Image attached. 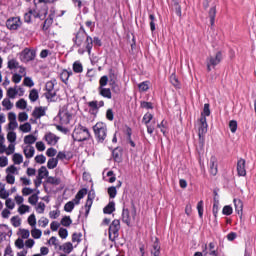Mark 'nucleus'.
Wrapping results in <instances>:
<instances>
[{
  "mask_svg": "<svg viewBox=\"0 0 256 256\" xmlns=\"http://www.w3.org/2000/svg\"><path fill=\"white\" fill-rule=\"evenodd\" d=\"M28 225H30L32 228L37 225V218L35 217V214H31L28 217Z\"/></svg>",
  "mask_w": 256,
  "mask_h": 256,
  "instance_id": "6e6d98bb",
  "label": "nucleus"
},
{
  "mask_svg": "<svg viewBox=\"0 0 256 256\" xmlns=\"http://www.w3.org/2000/svg\"><path fill=\"white\" fill-rule=\"evenodd\" d=\"M229 129H230L231 133H236V131H237V121L231 120L229 122Z\"/></svg>",
  "mask_w": 256,
  "mask_h": 256,
  "instance_id": "774afa93",
  "label": "nucleus"
},
{
  "mask_svg": "<svg viewBox=\"0 0 256 256\" xmlns=\"http://www.w3.org/2000/svg\"><path fill=\"white\" fill-rule=\"evenodd\" d=\"M31 211V207L29 205L21 204L18 208L19 215H25V213H29Z\"/></svg>",
  "mask_w": 256,
  "mask_h": 256,
  "instance_id": "f704fd0d",
  "label": "nucleus"
},
{
  "mask_svg": "<svg viewBox=\"0 0 256 256\" xmlns=\"http://www.w3.org/2000/svg\"><path fill=\"white\" fill-rule=\"evenodd\" d=\"M6 175H19V170L17 167H15V165H11L6 169Z\"/></svg>",
  "mask_w": 256,
  "mask_h": 256,
  "instance_id": "c9c22d12",
  "label": "nucleus"
},
{
  "mask_svg": "<svg viewBox=\"0 0 256 256\" xmlns=\"http://www.w3.org/2000/svg\"><path fill=\"white\" fill-rule=\"evenodd\" d=\"M149 85H150L149 81L141 82L140 84H138L139 91L140 92L149 91Z\"/></svg>",
  "mask_w": 256,
  "mask_h": 256,
  "instance_id": "37998d69",
  "label": "nucleus"
},
{
  "mask_svg": "<svg viewBox=\"0 0 256 256\" xmlns=\"http://www.w3.org/2000/svg\"><path fill=\"white\" fill-rule=\"evenodd\" d=\"M20 131L22 133H31V124L29 122H26L19 127Z\"/></svg>",
  "mask_w": 256,
  "mask_h": 256,
  "instance_id": "79ce46f5",
  "label": "nucleus"
},
{
  "mask_svg": "<svg viewBox=\"0 0 256 256\" xmlns=\"http://www.w3.org/2000/svg\"><path fill=\"white\" fill-rule=\"evenodd\" d=\"M48 183H50V185H60L61 184V179L57 178V177H48Z\"/></svg>",
  "mask_w": 256,
  "mask_h": 256,
  "instance_id": "052dcab7",
  "label": "nucleus"
},
{
  "mask_svg": "<svg viewBox=\"0 0 256 256\" xmlns=\"http://www.w3.org/2000/svg\"><path fill=\"white\" fill-rule=\"evenodd\" d=\"M35 57H37V52L33 49L25 48L20 53V61L22 63H29V61L35 60Z\"/></svg>",
  "mask_w": 256,
  "mask_h": 256,
  "instance_id": "6e6552de",
  "label": "nucleus"
},
{
  "mask_svg": "<svg viewBox=\"0 0 256 256\" xmlns=\"http://www.w3.org/2000/svg\"><path fill=\"white\" fill-rule=\"evenodd\" d=\"M15 145H17V143H10L8 145V147H6V155H15Z\"/></svg>",
  "mask_w": 256,
  "mask_h": 256,
  "instance_id": "a18cd8bd",
  "label": "nucleus"
},
{
  "mask_svg": "<svg viewBox=\"0 0 256 256\" xmlns=\"http://www.w3.org/2000/svg\"><path fill=\"white\" fill-rule=\"evenodd\" d=\"M60 249H62L64 253L69 255V253L73 251V244L71 242H66L60 247Z\"/></svg>",
  "mask_w": 256,
  "mask_h": 256,
  "instance_id": "c85d7f7f",
  "label": "nucleus"
},
{
  "mask_svg": "<svg viewBox=\"0 0 256 256\" xmlns=\"http://www.w3.org/2000/svg\"><path fill=\"white\" fill-rule=\"evenodd\" d=\"M53 19H55V14H50L49 17L44 21L42 26L43 31H47L51 25H53Z\"/></svg>",
  "mask_w": 256,
  "mask_h": 256,
  "instance_id": "393cba45",
  "label": "nucleus"
},
{
  "mask_svg": "<svg viewBox=\"0 0 256 256\" xmlns=\"http://www.w3.org/2000/svg\"><path fill=\"white\" fill-rule=\"evenodd\" d=\"M46 161H47V158L43 154L37 155L35 157V162L38 163L39 165H43V163H45Z\"/></svg>",
  "mask_w": 256,
  "mask_h": 256,
  "instance_id": "e2e57ef3",
  "label": "nucleus"
},
{
  "mask_svg": "<svg viewBox=\"0 0 256 256\" xmlns=\"http://www.w3.org/2000/svg\"><path fill=\"white\" fill-rule=\"evenodd\" d=\"M237 173L239 177H245L247 170L245 169V159H239L237 162Z\"/></svg>",
  "mask_w": 256,
  "mask_h": 256,
  "instance_id": "f3484780",
  "label": "nucleus"
},
{
  "mask_svg": "<svg viewBox=\"0 0 256 256\" xmlns=\"http://www.w3.org/2000/svg\"><path fill=\"white\" fill-rule=\"evenodd\" d=\"M107 83H109V77L107 76H102L99 80V87L98 89H102L107 87Z\"/></svg>",
  "mask_w": 256,
  "mask_h": 256,
  "instance_id": "c03bdc74",
  "label": "nucleus"
},
{
  "mask_svg": "<svg viewBox=\"0 0 256 256\" xmlns=\"http://www.w3.org/2000/svg\"><path fill=\"white\" fill-rule=\"evenodd\" d=\"M215 15H217V9L215 7L210 8L209 17L211 25H215Z\"/></svg>",
  "mask_w": 256,
  "mask_h": 256,
  "instance_id": "ea45409f",
  "label": "nucleus"
},
{
  "mask_svg": "<svg viewBox=\"0 0 256 256\" xmlns=\"http://www.w3.org/2000/svg\"><path fill=\"white\" fill-rule=\"evenodd\" d=\"M94 199H95V192L90 191L88 193V198L86 200V204H85L84 208H82V210L80 211V213H83V211H85V217L89 216V211H91V207L93 206Z\"/></svg>",
  "mask_w": 256,
  "mask_h": 256,
  "instance_id": "f8f14e48",
  "label": "nucleus"
},
{
  "mask_svg": "<svg viewBox=\"0 0 256 256\" xmlns=\"http://www.w3.org/2000/svg\"><path fill=\"white\" fill-rule=\"evenodd\" d=\"M5 206L7 209H10V211H13L15 209V202L11 198H6Z\"/></svg>",
  "mask_w": 256,
  "mask_h": 256,
  "instance_id": "8fccbe9b",
  "label": "nucleus"
},
{
  "mask_svg": "<svg viewBox=\"0 0 256 256\" xmlns=\"http://www.w3.org/2000/svg\"><path fill=\"white\" fill-rule=\"evenodd\" d=\"M163 135H167V121L162 120L160 124L157 125Z\"/></svg>",
  "mask_w": 256,
  "mask_h": 256,
  "instance_id": "49530a36",
  "label": "nucleus"
},
{
  "mask_svg": "<svg viewBox=\"0 0 256 256\" xmlns=\"http://www.w3.org/2000/svg\"><path fill=\"white\" fill-rule=\"evenodd\" d=\"M20 236L22 239H29L31 232L28 229H20L19 230Z\"/></svg>",
  "mask_w": 256,
  "mask_h": 256,
  "instance_id": "bf43d9fd",
  "label": "nucleus"
},
{
  "mask_svg": "<svg viewBox=\"0 0 256 256\" xmlns=\"http://www.w3.org/2000/svg\"><path fill=\"white\" fill-rule=\"evenodd\" d=\"M10 221L13 227H21V218L19 216H13Z\"/></svg>",
  "mask_w": 256,
  "mask_h": 256,
  "instance_id": "864d4df0",
  "label": "nucleus"
},
{
  "mask_svg": "<svg viewBox=\"0 0 256 256\" xmlns=\"http://www.w3.org/2000/svg\"><path fill=\"white\" fill-rule=\"evenodd\" d=\"M23 85H25V87H33L35 85V82H33V79H31V77H25Z\"/></svg>",
  "mask_w": 256,
  "mask_h": 256,
  "instance_id": "69168bd1",
  "label": "nucleus"
},
{
  "mask_svg": "<svg viewBox=\"0 0 256 256\" xmlns=\"http://www.w3.org/2000/svg\"><path fill=\"white\" fill-rule=\"evenodd\" d=\"M71 223H73V221L71 220V217H69V216H65L61 220V225H63V227H69L71 225Z\"/></svg>",
  "mask_w": 256,
  "mask_h": 256,
  "instance_id": "4d7b16f0",
  "label": "nucleus"
},
{
  "mask_svg": "<svg viewBox=\"0 0 256 256\" xmlns=\"http://www.w3.org/2000/svg\"><path fill=\"white\" fill-rule=\"evenodd\" d=\"M2 105L6 109V111H11V109H13V104L11 103L10 98H5L2 101Z\"/></svg>",
  "mask_w": 256,
  "mask_h": 256,
  "instance_id": "a19ab883",
  "label": "nucleus"
},
{
  "mask_svg": "<svg viewBox=\"0 0 256 256\" xmlns=\"http://www.w3.org/2000/svg\"><path fill=\"white\" fill-rule=\"evenodd\" d=\"M91 137V134L89 133V129L87 127L78 124L75 126L73 133H72V139L74 141L82 142L87 141Z\"/></svg>",
  "mask_w": 256,
  "mask_h": 256,
  "instance_id": "f03ea898",
  "label": "nucleus"
},
{
  "mask_svg": "<svg viewBox=\"0 0 256 256\" xmlns=\"http://www.w3.org/2000/svg\"><path fill=\"white\" fill-rule=\"evenodd\" d=\"M170 83L176 87L177 89H179L180 84H179V80L177 79V76L175 74H172L170 76Z\"/></svg>",
  "mask_w": 256,
  "mask_h": 256,
  "instance_id": "5fc2aeb1",
  "label": "nucleus"
},
{
  "mask_svg": "<svg viewBox=\"0 0 256 256\" xmlns=\"http://www.w3.org/2000/svg\"><path fill=\"white\" fill-rule=\"evenodd\" d=\"M143 123L145 125H149V123H151V121H153V114L151 113H146L144 116H143V119H142Z\"/></svg>",
  "mask_w": 256,
  "mask_h": 256,
  "instance_id": "603ef678",
  "label": "nucleus"
},
{
  "mask_svg": "<svg viewBox=\"0 0 256 256\" xmlns=\"http://www.w3.org/2000/svg\"><path fill=\"white\" fill-rule=\"evenodd\" d=\"M45 177H49V170H47V167L41 166L38 170V180L43 181Z\"/></svg>",
  "mask_w": 256,
  "mask_h": 256,
  "instance_id": "4be33fe9",
  "label": "nucleus"
},
{
  "mask_svg": "<svg viewBox=\"0 0 256 256\" xmlns=\"http://www.w3.org/2000/svg\"><path fill=\"white\" fill-rule=\"evenodd\" d=\"M151 255L159 256L161 255V246L159 245V241H155L151 248Z\"/></svg>",
  "mask_w": 256,
  "mask_h": 256,
  "instance_id": "a878e982",
  "label": "nucleus"
},
{
  "mask_svg": "<svg viewBox=\"0 0 256 256\" xmlns=\"http://www.w3.org/2000/svg\"><path fill=\"white\" fill-rule=\"evenodd\" d=\"M70 75H73V72H72V71L63 70V71L60 73V79H61V81H63V83H67V81H69V76H70Z\"/></svg>",
  "mask_w": 256,
  "mask_h": 256,
  "instance_id": "c756f323",
  "label": "nucleus"
},
{
  "mask_svg": "<svg viewBox=\"0 0 256 256\" xmlns=\"http://www.w3.org/2000/svg\"><path fill=\"white\" fill-rule=\"evenodd\" d=\"M8 231L9 226L6 224H0V243H3V241L6 239Z\"/></svg>",
  "mask_w": 256,
  "mask_h": 256,
  "instance_id": "412c9836",
  "label": "nucleus"
},
{
  "mask_svg": "<svg viewBox=\"0 0 256 256\" xmlns=\"http://www.w3.org/2000/svg\"><path fill=\"white\" fill-rule=\"evenodd\" d=\"M98 93L101 95V97H104L105 99H111V89L110 88H98Z\"/></svg>",
  "mask_w": 256,
  "mask_h": 256,
  "instance_id": "5701e85b",
  "label": "nucleus"
},
{
  "mask_svg": "<svg viewBox=\"0 0 256 256\" xmlns=\"http://www.w3.org/2000/svg\"><path fill=\"white\" fill-rule=\"evenodd\" d=\"M8 69H19V62H17V60L15 59L8 61Z\"/></svg>",
  "mask_w": 256,
  "mask_h": 256,
  "instance_id": "3c124183",
  "label": "nucleus"
},
{
  "mask_svg": "<svg viewBox=\"0 0 256 256\" xmlns=\"http://www.w3.org/2000/svg\"><path fill=\"white\" fill-rule=\"evenodd\" d=\"M235 211L238 215L242 216L243 215V201L241 199L235 198L233 200Z\"/></svg>",
  "mask_w": 256,
  "mask_h": 256,
  "instance_id": "aec40b11",
  "label": "nucleus"
},
{
  "mask_svg": "<svg viewBox=\"0 0 256 256\" xmlns=\"http://www.w3.org/2000/svg\"><path fill=\"white\" fill-rule=\"evenodd\" d=\"M73 41L77 47H80L78 49L79 55H83L85 51H87L88 55H91V50L93 49V38L88 36L85 31L80 30Z\"/></svg>",
  "mask_w": 256,
  "mask_h": 256,
  "instance_id": "f257e3e1",
  "label": "nucleus"
},
{
  "mask_svg": "<svg viewBox=\"0 0 256 256\" xmlns=\"http://www.w3.org/2000/svg\"><path fill=\"white\" fill-rule=\"evenodd\" d=\"M12 161L14 165H21V163H23V155L20 153H14L12 156Z\"/></svg>",
  "mask_w": 256,
  "mask_h": 256,
  "instance_id": "7c9ffc66",
  "label": "nucleus"
},
{
  "mask_svg": "<svg viewBox=\"0 0 256 256\" xmlns=\"http://www.w3.org/2000/svg\"><path fill=\"white\" fill-rule=\"evenodd\" d=\"M6 95L8 99L23 97V95H25V88L15 85L14 87H10L7 89Z\"/></svg>",
  "mask_w": 256,
  "mask_h": 256,
  "instance_id": "423d86ee",
  "label": "nucleus"
},
{
  "mask_svg": "<svg viewBox=\"0 0 256 256\" xmlns=\"http://www.w3.org/2000/svg\"><path fill=\"white\" fill-rule=\"evenodd\" d=\"M86 195H87V189L83 188V189L78 191V193L76 194L75 198L73 200H71L70 203H73V205L75 207V205H79V203H81V200Z\"/></svg>",
  "mask_w": 256,
  "mask_h": 256,
  "instance_id": "dca6fc26",
  "label": "nucleus"
},
{
  "mask_svg": "<svg viewBox=\"0 0 256 256\" xmlns=\"http://www.w3.org/2000/svg\"><path fill=\"white\" fill-rule=\"evenodd\" d=\"M37 141V137L33 134H29L24 137V145H33Z\"/></svg>",
  "mask_w": 256,
  "mask_h": 256,
  "instance_id": "bb28decb",
  "label": "nucleus"
},
{
  "mask_svg": "<svg viewBox=\"0 0 256 256\" xmlns=\"http://www.w3.org/2000/svg\"><path fill=\"white\" fill-rule=\"evenodd\" d=\"M58 117L62 125H69V123H71V119H73V115L65 109L59 112Z\"/></svg>",
  "mask_w": 256,
  "mask_h": 256,
  "instance_id": "ddd939ff",
  "label": "nucleus"
},
{
  "mask_svg": "<svg viewBox=\"0 0 256 256\" xmlns=\"http://www.w3.org/2000/svg\"><path fill=\"white\" fill-rule=\"evenodd\" d=\"M223 59V54L221 52H217L214 56H209L207 58L206 64H207V70L211 71L212 67H217L221 63V60Z\"/></svg>",
  "mask_w": 256,
  "mask_h": 256,
  "instance_id": "1a4fd4ad",
  "label": "nucleus"
},
{
  "mask_svg": "<svg viewBox=\"0 0 256 256\" xmlns=\"http://www.w3.org/2000/svg\"><path fill=\"white\" fill-rule=\"evenodd\" d=\"M217 158L212 156L210 158V173L211 175H217Z\"/></svg>",
  "mask_w": 256,
  "mask_h": 256,
  "instance_id": "b1692460",
  "label": "nucleus"
},
{
  "mask_svg": "<svg viewBox=\"0 0 256 256\" xmlns=\"http://www.w3.org/2000/svg\"><path fill=\"white\" fill-rule=\"evenodd\" d=\"M115 211V202L110 201L108 205L103 209V212L106 215H111Z\"/></svg>",
  "mask_w": 256,
  "mask_h": 256,
  "instance_id": "cd10ccee",
  "label": "nucleus"
},
{
  "mask_svg": "<svg viewBox=\"0 0 256 256\" xmlns=\"http://www.w3.org/2000/svg\"><path fill=\"white\" fill-rule=\"evenodd\" d=\"M35 210L39 215H43V213H45V204L43 202H39L36 205Z\"/></svg>",
  "mask_w": 256,
  "mask_h": 256,
  "instance_id": "de8ad7c7",
  "label": "nucleus"
},
{
  "mask_svg": "<svg viewBox=\"0 0 256 256\" xmlns=\"http://www.w3.org/2000/svg\"><path fill=\"white\" fill-rule=\"evenodd\" d=\"M29 99L32 103H35L39 99V91L37 89H32L29 94Z\"/></svg>",
  "mask_w": 256,
  "mask_h": 256,
  "instance_id": "72a5a7b5",
  "label": "nucleus"
},
{
  "mask_svg": "<svg viewBox=\"0 0 256 256\" xmlns=\"http://www.w3.org/2000/svg\"><path fill=\"white\" fill-rule=\"evenodd\" d=\"M59 136L53 134V132H48L44 135V141H46L47 145L51 147H55L57 143H59Z\"/></svg>",
  "mask_w": 256,
  "mask_h": 256,
  "instance_id": "4468645a",
  "label": "nucleus"
},
{
  "mask_svg": "<svg viewBox=\"0 0 256 256\" xmlns=\"http://www.w3.org/2000/svg\"><path fill=\"white\" fill-rule=\"evenodd\" d=\"M31 235L33 239H41V235H43V232L36 227H33L31 230Z\"/></svg>",
  "mask_w": 256,
  "mask_h": 256,
  "instance_id": "4c0bfd02",
  "label": "nucleus"
},
{
  "mask_svg": "<svg viewBox=\"0 0 256 256\" xmlns=\"http://www.w3.org/2000/svg\"><path fill=\"white\" fill-rule=\"evenodd\" d=\"M7 141H9L10 144L16 143L17 133H15L13 130H10L7 134Z\"/></svg>",
  "mask_w": 256,
  "mask_h": 256,
  "instance_id": "2f4dec72",
  "label": "nucleus"
},
{
  "mask_svg": "<svg viewBox=\"0 0 256 256\" xmlns=\"http://www.w3.org/2000/svg\"><path fill=\"white\" fill-rule=\"evenodd\" d=\"M46 111L47 109L43 106L36 107L32 112V116L34 119H41V117H45Z\"/></svg>",
  "mask_w": 256,
  "mask_h": 256,
  "instance_id": "6ab92c4d",
  "label": "nucleus"
},
{
  "mask_svg": "<svg viewBox=\"0 0 256 256\" xmlns=\"http://www.w3.org/2000/svg\"><path fill=\"white\" fill-rule=\"evenodd\" d=\"M135 219V211L129 212V209H123L122 211V221L123 223H126V225H131V221Z\"/></svg>",
  "mask_w": 256,
  "mask_h": 256,
  "instance_id": "2eb2a0df",
  "label": "nucleus"
},
{
  "mask_svg": "<svg viewBox=\"0 0 256 256\" xmlns=\"http://www.w3.org/2000/svg\"><path fill=\"white\" fill-rule=\"evenodd\" d=\"M32 17H34L35 19H45V17H47V9H42V14L38 13L35 10H29L28 12H26L24 14V21L25 23H31V19Z\"/></svg>",
  "mask_w": 256,
  "mask_h": 256,
  "instance_id": "39448f33",
  "label": "nucleus"
},
{
  "mask_svg": "<svg viewBox=\"0 0 256 256\" xmlns=\"http://www.w3.org/2000/svg\"><path fill=\"white\" fill-rule=\"evenodd\" d=\"M73 209H75L73 202L69 201L64 205V211H66V213H71Z\"/></svg>",
  "mask_w": 256,
  "mask_h": 256,
  "instance_id": "0e129e2a",
  "label": "nucleus"
},
{
  "mask_svg": "<svg viewBox=\"0 0 256 256\" xmlns=\"http://www.w3.org/2000/svg\"><path fill=\"white\" fill-rule=\"evenodd\" d=\"M38 225L39 227H42L43 229H45V227H47V225H49V219L42 217L39 221H38Z\"/></svg>",
  "mask_w": 256,
  "mask_h": 256,
  "instance_id": "338daca9",
  "label": "nucleus"
},
{
  "mask_svg": "<svg viewBox=\"0 0 256 256\" xmlns=\"http://www.w3.org/2000/svg\"><path fill=\"white\" fill-rule=\"evenodd\" d=\"M23 153L26 159H33V157L35 156V147L31 145L23 146Z\"/></svg>",
  "mask_w": 256,
  "mask_h": 256,
  "instance_id": "a211bd4d",
  "label": "nucleus"
},
{
  "mask_svg": "<svg viewBox=\"0 0 256 256\" xmlns=\"http://www.w3.org/2000/svg\"><path fill=\"white\" fill-rule=\"evenodd\" d=\"M27 119H29V115L26 112H20L18 114V121L20 123H25V121H27Z\"/></svg>",
  "mask_w": 256,
  "mask_h": 256,
  "instance_id": "13d9d810",
  "label": "nucleus"
},
{
  "mask_svg": "<svg viewBox=\"0 0 256 256\" xmlns=\"http://www.w3.org/2000/svg\"><path fill=\"white\" fill-rule=\"evenodd\" d=\"M93 131L96 139H98L100 143H103L104 140L107 139V124L98 122L93 127Z\"/></svg>",
  "mask_w": 256,
  "mask_h": 256,
  "instance_id": "20e7f679",
  "label": "nucleus"
},
{
  "mask_svg": "<svg viewBox=\"0 0 256 256\" xmlns=\"http://www.w3.org/2000/svg\"><path fill=\"white\" fill-rule=\"evenodd\" d=\"M73 71L74 73H83V64H81L79 61L74 62Z\"/></svg>",
  "mask_w": 256,
  "mask_h": 256,
  "instance_id": "58836bf2",
  "label": "nucleus"
},
{
  "mask_svg": "<svg viewBox=\"0 0 256 256\" xmlns=\"http://www.w3.org/2000/svg\"><path fill=\"white\" fill-rule=\"evenodd\" d=\"M223 215L229 216V215H233V207L227 205L223 207L222 210Z\"/></svg>",
  "mask_w": 256,
  "mask_h": 256,
  "instance_id": "680f3d73",
  "label": "nucleus"
},
{
  "mask_svg": "<svg viewBox=\"0 0 256 256\" xmlns=\"http://www.w3.org/2000/svg\"><path fill=\"white\" fill-rule=\"evenodd\" d=\"M21 25H22L21 18H19V17L9 18L6 21V27L10 31H17V29H19V27H21Z\"/></svg>",
  "mask_w": 256,
  "mask_h": 256,
  "instance_id": "9b49d317",
  "label": "nucleus"
},
{
  "mask_svg": "<svg viewBox=\"0 0 256 256\" xmlns=\"http://www.w3.org/2000/svg\"><path fill=\"white\" fill-rule=\"evenodd\" d=\"M38 201H39V195L38 194H32L28 198V203H30V205H37Z\"/></svg>",
  "mask_w": 256,
  "mask_h": 256,
  "instance_id": "09e8293b",
  "label": "nucleus"
},
{
  "mask_svg": "<svg viewBox=\"0 0 256 256\" xmlns=\"http://www.w3.org/2000/svg\"><path fill=\"white\" fill-rule=\"evenodd\" d=\"M16 108L21 109L22 111H25L27 109V100L21 98L16 102Z\"/></svg>",
  "mask_w": 256,
  "mask_h": 256,
  "instance_id": "473e14b6",
  "label": "nucleus"
},
{
  "mask_svg": "<svg viewBox=\"0 0 256 256\" xmlns=\"http://www.w3.org/2000/svg\"><path fill=\"white\" fill-rule=\"evenodd\" d=\"M57 84L56 80H51L46 83V99L53 101L57 96V91H55V85Z\"/></svg>",
  "mask_w": 256,
  "mask_h": 256,
  "instance_id": "9d476101",
  "label": "nucleus"
},
{
  "mask_svg": "<svg viewBox=\"0 0 256 256\" xmlns=\"http://www.w3.org/2000/svg\"><path fill=\"white\" fill-rule=\"evenodd\" d=\"M208 127L209 125L207 124V118L205 116L200 117L198 127L200 149H203V147H205V135L207 134Z\"/></svg>",
  "mask_w": 256,
  "mask_h": 256,
  "instance_id": "7ed1b4c3",
  "label": "nucleus"
},
{
  "mask_svg": "<svg viewBox=\"0 0 256 256\" xmlns=\"http://www.w3.org/2000/svg\"><path fill=\"white\" fill-rule=\"evenodd\" d=\"M119 229H121V222L119 220H113L109 227L110 241H115L119 237Z\"/></svg>",
  "mask_w": 256,
  "mask_h": 256,
  "instance_id": "0eeeda50",
  "label": "nucleus"
},
{
  "mask_svg": "<svg viewBox=\"0 0 256 256\" xmlns=\"http://www.w3.org/2000/svg\"><path fill=\"white\" fill-rule=\"evenodd\" d=\"M59 164V160L57 158H50L47 162L48 169H55Z\"/></svg>",
  "mask_w": 256,
  "mask_h": 256,
  "instance_id": "e433bc0d",
  "label": "nucleus"
}]
</instances>
